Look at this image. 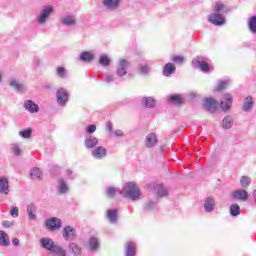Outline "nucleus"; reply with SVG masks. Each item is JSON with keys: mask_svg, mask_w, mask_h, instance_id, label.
Masks as SVG:
<instances>
[{"mask_svg": "<svg viewBox=\"0 0 256 256\" xmlns=\"http://www.w3.org/2000/svg\"><path fill=\"white\" fill-rule=\"evenodd\" d=\"M122 194L132 199V201H137L141 198V189H139V186L135 182H128L122 189Z\"/></svg>", "mask_w": 256, "mask_h": 256, "instance_id": "nucleus-1", "label": "nucleus"}, {"mask_svg": "<svg viewBox=\"0 0 256 256\" xmlns=\"http://www.w3.org/2000/svg\"><path fill=\"white\" fill-rule=\"evenodd\" d=\"M45 226L48 231H58L60 227H63V223L61 219L53 217L45 221Z\"/></svg>", "mask_w": 256, "mask_h": 256, "instance_id": "nucleus-2", "label": "nucleus"}, {"mask_svg": "<svg viewBox=\"0 0 256 256\" xmlns=\"http://www.w3.org/2000/svg\"><path fill=\"white\" fill-rule=\"evenodd\" d=\"M208 21L209 23H212V25H216L217 27L225 25V17H223L219 12L211 13L208 16Z\"/></svg>", "mask_w": 256, "mask_h": 256, "instance_id": "nucleus-3", "label": "nucleus"}, {"mask_svg": "<svg viewBox=\"0 0 256 256\" xmlns=\"http://www.w3.org/2000/svg\"><path fill=\"white\" fill-rule=\"evenodd\" d=\"M233 199L236 201H247L249 199V192L247 190L239 189L232 192Z\"/></svg>", "mask_w": 256, "mask_h": 256, "instance_id": "nucleus-4", "label": "nucleus"}, {"mask_svg": "<svg viewBox=\"0 0 256 256\" xmlns=\"http://www.w3.org/2000/svg\"><path fill=\"white\" fill-rule=\"evenodd\" d=\"M219 106V103L217 100L213 98H206L204 102V107L207 109V111H210L211 113H215L217 111V107Z\"/></svg>", "mask_w": 256, "mask_h": 256, "instance_id": "nucleus-5", "label": "nucleus"}, {"mask_svg": "<svg viewBox=\"0 0 256 256\" xmlns=\"http://www.w3.org/2000/svg\"><path fill=\"white\" fill-rule=\"evenodd\" d=\"M56 97L60 105H65V103L69 101V94H67V91L63 88L57 90Z\"/></svg>", "mask_w": 256, "mask_h": 256, "instance_id": "nucleus-6", "label": "nucleus"}, {"mask_svg": "<svg viewBox=\"0 0 256 256\" xmlns=\"http://www.w3.org/2000/svg\"><path fill=\"white\" fill-rule=\"evenodd\" d=\"M127 67H129V62L126 59H121L118 64L117 75L119 77L127 75Z\"/></svg>", "mask_w": 256, "mask_h": 256, "instance_id": "nucleus-7", "label": "nucleus"}, {"mask_svg": "<svg viewBox=\"0 0 256 256\" xmlns=\"http://www.w3.org/2000/svg\"><path fill=\"white\" fill-rule=\"evenodd\" d=\"M40 243L43 247V249H46V251H53V249H55V241H53V239H49V238H42L40 239Z\"/></svg>", "mask_w": 256, "mask_h": 256, "instance_id": "nucleus-8", "label": "nucleus"}, {"mask_svg": "<svg viewBox=\"0 0 256 256\" xmlns=\"http://www.w3.org/2000/svg\"><path fill=\"white\" fill-rule=\"evenodd\" d=\"M225 102H221L220 106L222 111H229V109H231V105H233V96H231L230 94H225Z\"/></svg>", "mask_w": 256, "mask_h": 256, "instance_id": "nucleus-9", "label": "nucleus"}, {"mask_svg": "<svg viewBox=\"0 0 256 256\" xmlns=\"http://www.w3.org/2000/svg\"><path fill=\"white\" fill-rule=\"evenodd\" d=\"M51 13H53V7L48 6L46 7L42 13L40 14V16L38 17V21L41 25H43V23H45V21L47 20V18L51 15Z\"/></svg>", "mask_w": 256, "mask_h": 256, "instance_id": "nucleus-10", "label": "nucleus"}, {"mask_svg": "<svg viewBox=\"0 0 256 256\" xmlns=\"http://www.w3.org/2000/svg\"><path fill=\"white\" fill-rule=\"evenodd\" d=\"M77 231L75 230V228H73V226H66L63 229L62 235L64 237V239H73V237H75Z\"/></svg>", "mask_w": 256, "mask_h": 256, "instance_id": "nucleus-11", "label": "nucleus"}, {"mask_svg": "<svg viewBox=\"0 0 256 256\" xmlns=\"http://www.w3.org/2000/svg\"><path fill=\"white\" fill-rule=\"evenodd\" d=\"M93 157L96 159H103V157H107V149L99 146L96 147L92 152Z\"/></svg>", "mask_w": 256, "mask_h": 256, "instance_id": "nucleus-12", "label": "nucleus"}, {"mask_svg": "<svg viewBox=\"0 0 256 256\" xmlns=\"http://www.w3.org/2000/svg\"><path fill=\"white\" fill-rule=\"evenodd\" d=\"M24 107L29 111V113H39V105L35 104V102L31 100H27L24 103Z\"/></svg>", "mask_w": 256, "mask_h": 256, "instance_id": "nucleus-13", "label": "nucleus"}, {"mask_svg": "<svg viewBox=\"0 0 256 256\" xmlns=\"http://www.w3.org/2000/svg\"><path fill=\"white\" fill-rule=\"evenodd\" d=\"M146 147L151 148L157 145V135L155 133H149L146 137Z\"/></svg>", "mask_w": 256, "mask_h": 256, "instance_id": "nucleus-14", "label": "nucleus"}, {"mask_svg": "<svg viewBox=\"0 0 256 256\" xmlns=\"http://www.w3.org/2000/svg\"><path fill=\"white\" fill-rule=\"evenodd\" d=\"M0 193H9V180L5 177L0 178Z\"/></svg>", "mask_w": 256, "mask_h": 256, "instance_id": "nucleus-15", "label": "nucleus"}, {"mask_svg": "<svg viewBox=\"0 0 256 256\" xmlns=\"http://www.w3.org/2000/svg\"><path fill=\"white\" fill-rule=\"evenodd\" d=\"M175 65H173V63H167L164 67H163V75L164 77H169L170 75H173V73H175Z\"/></svg>", "mask_w": 256, "mask_h": 256, "instance_id": "nucleus-16", "label": "nucleus"}, {"mask_svg": "<svg viewBox=\"0 0 256 256\" xmlns=\"http://www.w3.org/2000/svg\"><path fill=\"white\" fill-rule=\"evenodd\" d=\"M11 241L9 240V236L3 230H0V245L1 247H9Z\"/></svg>", "mask_w": 256, "mask_h": 256, "instance_id": "nucleus-17", "label": "nucleus"}, {"mask_svg": "<svg viewBox=\"0 0 256 256\" xmlns=\"http://www.w3.org/2000/svg\"><path fill=\"white\" fill-rule=\"evenodd\" d=\"M214 208H215V199L209 196L204 203V209L205 211L210 213V211H213Z\"/></svg>", "mask_w": 256, "mask_h": 256, "instance_id": "nucleus-18", "label": "nucleus"}, {"mask_svg": "<svg viewBox=\"0 0 256 256\" xmlns=\"http://www.w3.org/2000/svg\"><path fill=\"white\" fill-rule=\"evenodd\" d=\"M119 3H121V0H104L103 1V5L108 9H117V7H119Z\"/></svg>", "mask_w": 256, "mask_h": 256, "instance_id": "nucleus-19", "label": "nucleus"}, {"mask_svg": "<svg viewBox=\"0 0 256 256\" xmlns=\"http://www.w3.org/2000/svg\"><path fill=\"white\" fill-rule=\"evenodd\" d=\"M106 217L110 221V223L112 224L117 223V210L115 209L107 210Z\"/></svg>", "mask_w": 256, "mask_h": 256, "instance_id": "nucleus-20", "label": "nucleus"}, {"mask_svg": "<svg viewBox=\"0 0 256 256\" xmlns=\"http://www.w3.org/2000/svg\"><path fill=\"white\" fill-rule=\"evenodd\" d=\"M93 59H95V56L91 52H83L80 55V61H84L86 63H91V61H93Z\"/></svg>", "mask_w": 256, "mask_h": 256, "instance_id": "nucleus-21", "label": "nucleus"}, {"mask_svg": "<svg viewBox=\"0 0 256 256\" xmlns=\"http://www.w3.org/2000/svg\"><path fill=\"white\" fill-rule=\"evenodd\" d=\"M99 144V140L97 138H88L85 140V145L88 149H93V147H97Z\"/></svg>", "mask_w": 256, "mask_h": 256, "instance_id": "nucleus-22", "label": "nucleus"}, {"mask_svg": "<svg viewBox=\"0 0 256 256\" xmlns=\"http://www.w3.org/2000/svg\"><path fill=\"white\" fill-rule=\"evenodd\" d=\"M253 107V98L251 96H247L244 101L243 109L244 111H251Z\"/></svg>", "mask_w": 256, "mask_h": 256, "instance_id": "nucleus-23", "label": "nucleus"}, {"mask_svg": "<svg viewBox=\"0 0 256 256\" xmlns=\"http://www.w3.org/2000/svg\"><path fill=\"white\" fill-rule=\"evenodd\" d=\"M69 251L73 253V255H79L81 253V247H79L77 243L72 242L69 244Z\"/></svg>", "mask_w": 256, "mask_h": 256, "instance_id": "nucleus-24", "label": "nucleus"}, {"mask_svg": "<svg viewBox=\"0 0 256 256\" xmlns=\"http://www.w3.org/2000/svg\"><path fill=\"white\" fill-rule=\"evenodd\" d=\"M9 85H10V87L15 89L16 91H23V84L19 83L15 79H10Z\"/></svg>", "mask_w": 256, "mask_h": 256, "instance_id": "nucleus-25", "label": "nucleus"}, {"mask_svg": "<svg viewBox=\"0 0 256 256\" xmlns=\"http://www.w3.org/2000/svg\"><path fill=\"white\" fill-rule=\"evenodd\" d=\"M135 244L132 242H128L126 244V255L127 256H135Z\"/></svg>", "mask_w": 256, "mask_h": 256, "instance_id": "nucleus-26", "label": "nucleus"}, {"mask_svg": "<svg viewBox=\"0 0 256 256\" xmlns=\"http://www.w3.org/2000/svg\"><path fill=\"white\" fill-rule=\"evenodd\" d=\"M142 103L145 107L148 108L155 107V99H153L152 97H144L142 99Z\"/></svg>", "mask_w": 256, "mask_h": 256, "instance_id": "nucleus-27", "label": "nucleus"}, {"mask_svg": "<svg viewBox=\"0 0 256 256\" xmlns=\"http://www.w3.org/2000/svg\"><path fill=\"white\" fill-rule=\"evenodd\" d=\"M30 175L32 179H41V177H43V172H41V169L39 168H33L30 171Z\"/></svg>", "mask_w": 256, "mask_h": 256, "instance_id": "nucleus-28", "label": "nucleus"}, {"mask_svg": "<svg viewBox=\"0 0 256 256\" xmlns=\"http://www.w3.org/2000/svg\"><path fill=\"white\" fill-rule=\"evenodd\" d=\"M52 253H54V255H57V256H66L67 255V253L65 252V249H63L59 245L54 246Z\"/></svg>", "mask_w": 256, "mask_h": 256, "instance_id": "nucleus-29", "label": "nucleus"}, {"mask_svg": "<svg viewBox=\"0 0 256 256\" xmlns=\"http://www.w3.org/2000/svg\"><path fill=\"white\" fill-rule=\"evenodd\" d=\"M62 23H63L64 25L73 26V25H76L77 20H75L72 16H65V17L62 19Z\"/></svg>", "mask_w": 256, "mask_h": 256, "instance_id": "nucleus-30", "label": "nucleus"}, {"mask_svg": "<svg viewBox=\"0 0 256 256\" xmlns=\"http://www.w3.org/2000/svg\"><path fill=\"white\" fill-rule=\"evenodd\" d=\"M248 27L252 33H256V16L250 17Z\"/></svg>", "mask_w": 256, "mask_h": 256, "instance_id": "nucleus-31", "label": "nucleus"}, {"mask_svg": "<svg viewBox=\"0 0 256 256\" xmlns=\"http://www.w3.org/2000/svg\"><path fill=\"white\" fill-rule=\"evenodd\" d=\"M222 125L224 129H231L233 125V119H231V116H227L223 119Z\"/></svg>", "mask_w": 256, "mask_h": 256, "instance_id": "nucleus-32", "label": "nucleus"}, {"mask_svg": "<svg viewBox=\"0 0 256 256\" xmlns=\"http://www.w3.org/2000/svg\"><path fill=\"white\" fill-rule=\"evenodd\" d=\"M240 185L241 187L247 188L251 185V178L249 176H242L240 178Z\"/></svg>", "mask_w": 256, "mask_h": 256, "instance_id": "nucleus-33", "label": "nucleus"}, {"mask_svg": "<svg viewBox=\"0 0 256 256\" xmlns=\"http://www.w3.org/2000/svg\"><path fill=\"white\" fill-rule=\"evenodd\" d=\"M33 211H35V206H33V204H30L27 206V213H28V217L31 221H33L34 219L37 218V216H35V214L33 213Z\"/></svg>", "mask_w": 256, "mask_h": 256, "instance_id": "nucleus-34", "label": "nucleus"}, {"mask_svg": "<svg viewBox=\"0 0 256 256\" xmlns=\"http://www.w3.org/2000/svg\"><path fill=\"white\" fill-rule=\"evenodd\" d=\"M58 189L60 193H66L67 191H69V187L65 183V180H59Z\"/></svg>", "mask_w": 256, "mask_h": 256, "instance_id": "nucleus-35", "label": "nucleus"}, {"mask_svg": "<svg viewBox=\"0 0 256 256\" xmlns=\"http://www.w3.org/2000/svg\"><path fill=\"white\" fill-rule=\"evenodd\" d=\"M89 246L92 251H95V249L99 247V240H97L95 237H92L89 241Z\"/></svg>", "mask_w": 256, "mask_h": 256, "instance_id": "nucleus-36", "label": "nucleus"}, {"mask_svg": "<svg viewBox=\"0 0 256 256\" xmlns=\"http://www.w3.org/2000/svg\"><path fill=\"white\" fill-rule=\"evenodd\" d=\"M198 66H199L200 70L203 71L204 73H207L211 69L209 67V64L205 61L199 62Z\"/></svg>", "mask_w": 256, "mask_h": 256, "instance_id": "nucleus-37", "label": "nucleus"}, {"mask_svg": "<svg viewBox=\"0 0 256 256\" xmlns=\"http://www.w3.org/2000/svg\"><path fill=\"white\" fill-rule=\"evenodd\" d=\"M230 213L233 217H237V215H239L240 213V208L237 204H233L231 207H230Z\"/></svg>", "mask_w": 256, "mask_h": 256, "instance_id": "nucleus-38", "label": "nucleus"}, {"mask_svg": "<svg viewBox=\"0 0 256 256\" xmlns=\"http://www.w3.org/2000/svg\"><path fill=\"white\" fill-rule=\"evenodd\" d=\"M32 130L31 128H27L23 131L19 132V135L23 137V139H29L31 137Z\"/></svg>", "mask_w": 256, "mask_h": 256, "instance_id": "nucleus-39", "label": "nucleus"}, {"mask_svg": "<svg viewBox=\"0 0 256 256\" xmlns=\"http://www.w3.org/2000/svg\"><path fill=\"white\" fill-rule=\"evenodd\" d=\"M117 191H119V189L113 187V186H110L107 188V195L108 197H115V195H117Z\"/></svg>", "mask_w": 256, "mask_h": 256, "instance_id": "nucleus-40", "label": "nucleus"}, {"mask_svg": "<svg viewBox=\"0 0 256 256\" xmlns=\"http://www.w3.org/2000/svg\"><path fill=\"white\" fill-rule=\"evenodd\" d=\"M171 59L174 63H178L179 65H183V63H185V57L184 56H172Z\"/></svg>", "mask_w": 256, "mask_h": 256, "instance_id": "nucleus-41", "label": "nucleus"}, {"mask_svg": "<svg viewBox=\"0 0 256 256\" xmlns=\"http://www.w3.org/2000/svg\"><path fill=\"white\" fill-rule=\"evenodd\" d=\"M100 65H103L104 67H107L110 63L109 57L107 55H103L99 59Z\"/></svg>", "mask_w": 256, "mask_h": 256, "instance_id": "nucleus-42", "label": "nucleus"}, {"mask_svg": "<svg viewBox=\"0 0 256 256\" xmlns=\"http://www.w3.org/2000/svg\"><path fill=\"white\" fill-rule=\"evenodd\" d=\"M227 85L228 83L226 81L219 82L218 85L216 86V91L218 92L225 91V89H227Z\"/></svg>", "mask_w": 256, "mask_h": 256, "instance_id": "nucleus-43", "label": "nucleus"}, {"mask_svg": "<svg viewBox=\"0 0 256 256\" xmlns=\"http://www.w3.org/2000/svg\"><path fill=\"white\" fill-rule=\"evenodd\" d=\"M171 103H175L176 105H181L183 102L181 100V96L179 95H173L170 97Z\"/></svg>", "mask_w": 256, "mask_h": 256, "instance_id": "nucleus-44", "label": "nucleus"}, {"mask_svg": "<svg viewBox=\"0 0 256 256\" xmlns=\"http://www.w3.org/2000/svg\"><path fill=\"white\" fill-rule=\"evenodd\" d=\"M221 11H225V4H223L222 2H216L215 13H221Z\"/></svg>", "mask_w": 256, "mask_h": 256, "instance_id": "nucleus-45", "label": "nucleus"}, {"mask_svg": "<svg viewBox=\"0 0 256 256\" xmlns=\"http://www.w3.org/2000/svg\"><path fill=\"white\" fill-rule=\"evenodd\" d=\"M11 217H19V208L17 206H12L9 209Z\"/></svg>", "mask_w": 256, "mask_h": 256, "instance_id": "nucleus-46", "label": "nucleus"}, {"mask_svg": "<svg viewBox=\"0 0 256 256\" xmlns=\"http://www.w3.org/2000/svg\"><path fill=\"white\" fill-rule=\"evenodd\" d=\"M140 73H142V75H147V73H149V65L147 64L140 65Z\"/></svg>", "mask_w": 256, "mask_h": 256, "instance_id": "nucleus-47", "label": "nucleus"}, {"mask_svg": "<svg viewBox=\"0 0 256 256\" xmlns=\"http://www.w3.org/2000/svg\"><path fill=\"white\" fill-rule=\"evenodd\" d=\"M57 74L59 77H65V68L63 66H59L57 68Z\"/></svg>", "mask_w": 256, "mask_h": 256, "instance_id": "nucleus-48", "label": "nucleus"}, {"mask_svg": "<svg viewBox=\"0 0 256 256\" xmlns=\"http://www.w3.org/2000/svg\"><path fill=\"white\" fill-rule=\"evenodd\" d=\"M95 131H97V126L95 125H89L87 127V133H95Z\"/></svg>", "mask_w": 256, "mask_h": 256, "instance_id": "nucleus-49", "label": "nucleus"}, {"mask_svg": "<svg viewBox=\"0 0 256 256\" xmlns=\"http://www.w3.org/2000/svg\"><path fill=\"white\" fill-rule=\"evenodd\" d=\"M11 225H13V222L8 221V220L2 222V226H3L5 229H9V227H11Z\"/></svg>", "mask_w": 256, "mask_h": 256, "instance_id": "nucleus-50", "label": "nucleus"}, {"mask_svg": "<svg viewBox=\"0 0 256 256\" xmlns=\"http://www.w3.org/2000/svg\"><path fill=\"white\" fill-rule=\"evenodd\" d=\"M13 153H14V155H20L21 154V149L19 147L15 146L13 148Z\"/></svg>", "mask_w": 256, "mask_h": 256, "instance_id": "nucleus-51", "label": "nucleus"}, {"mask_svg": "<svg viewBox=\"0 0 256 256\" xmlns=\"http://www.w3.org/2000/svg\"><path fill=\"white\" fill-rule=\"evenodd\" d=\"M155 207V203L150 202L148 204H146L145 209L149 210V209H153Z\"/></svg>", "mask_w": 256, "mask_h": 256, "instance_id": "nucleus-52", "label": "nucleus"}, {"mask_svg": "<svg viewBox=\"0 0 256 256\" xmlns=\"http://www.w3.org/2000/svg\"><path fill=\"white\" fill-rule=\"evenodd\" d=\"M107 129H108V131L111 133V131H113V123L108 122V123H107Z\"/></svg>", "mask_w": 256, "mask_h": 256, "instance_id": "nucleus-53", "label": "nucleus"}, {"mask_svg": "<svg viewBox=\"0 0 256 256\" xmlns=\"http://www.w3.org/2000/svg\"><path fill=\"white\" fill-rule=\"evenodd\" d=\"M164 195H167L166 190H161V191L158 192V197H164Z\"/></svg>", "mask_w": 256, "mask_h": 256, "instance_id": "nucleus-54", "label": "nucleus"}, {"mask_svg": "<svg viewBox=\"0 0 256 256\" xmlns=\"http://www.w3.org/2000/svg\"><path fill=\"white\" fill-rule=\"evenodd\" d=\"M12 243H13V245H15V247H17V245H19V239L13 238Z\"/></svg>", "mask_w": 256, "mask_h": 256, "instance_id": "nucleus-55", "label": "nucleus"}, {"mask_svg": "<svg viewBox=\"0 0 256 256\" xmlns=\"http://www.w3.org/2000/svg\"><path fill=\"white\" fill-rule=\"evenodd\" d=\"M116 134L117 135H123V132H121V130H119V131H116Z\"/></svg>", "mask_w": 256, "mask_h": 256, "instance_id": "nucleus-56", "label": "nucleus"}, {"mask_svg": "<svg viewBox=\"0 0 256 256\" xmlns=\"http://www.w3.org/2000/svg\"><path fill=\"white\" fill-rule=\"evenodd\" d=\"M254 201L256 203V190H254Z\"/></svg>", "mask_w": 256, "mask_h": 256, "instance_id": "nucleus-57", "label": "nucleus"}, {"mask_svg": "<svg viewBox=\"0 0 256 256\" xmlns=\"http://www.w3.org/2000/svg\"><path fill=\"white\" fill-rule=\"evenodd\" d=\"M67 173H68V175H71L72 172H71V170H67Z\"/></svg>", "mask_w": 256, "mask_h": 256, "instance_id": "nucleus-58", "label": "nucleus"}, {"mask_svg": "<svg viewBox=\"0 0 256 256\" xmlns=\"http://www.w3.org/2000/svg\"><path fill=\"white\" fill-rule=\"evenodd\" d=\"M2 79H3V77H2L1 74H0V83H1Z\"/></svg>", "mask_w": 256, "mask_h": 256, "instance_id": "nucleus-59", "label": "nucleus"}]
</instances>
